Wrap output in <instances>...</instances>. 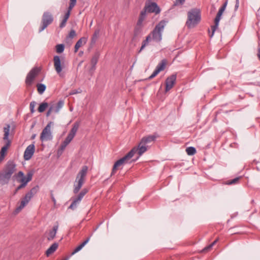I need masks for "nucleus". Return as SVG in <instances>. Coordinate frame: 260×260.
<instances>
[{
    "mask_svg": "<svg viewBox=\"0 0 260 260\" xmlns=\"http://www.w3.org/2000/svg\"><path fill=\"white\" fill-rule=\"evenodd\" d=\"M168 21L165 20L160 21L154 27L153 30L146 37L142 42L141 47L139 51L140 52L151 42L159 43L162 40V33Z\"/></svg>",
    "mask_w": 260,
    "mask_h": 260,
    "instance_id": "1",
    "label": "nucleus"
},
{
    "mask_svg": "<svg viewBox=\"0 0 260 260\" xmlns=\"http://www.w3.org/2000/svg\"><path fill=\"white\" fill-rule=\"evenodd\" d=\"M157 137L158 135L156 134H154L152 135L146 136L142 138L138 146L134 147L132 149L134 150V154L136 153H138V156L137 158L149 148L150 146L153 144Z\"/></svg>",
    "mask_w": 260,
    "mask_h": 260,
    "instance_id": "2",
    "label": "nucleus"
},
{
    "mask_svg": "<svg viewBox=\"0 0 260 260\" xmlns=\"http://www.w3.org/2000/svg\"><path fill=\"white\" fill-rule=\"evenodd\" d=\"M16 165L13 161H8L3 170L0 172V183L2 185L9 183L12 174L16 170Z\"/></svg>",
    "mask_w": 260,
    "mask_h": 260,
    "instance_id": "3",
    "label": "nucleus"
},
{
    "mask_svg": "<svg viewBox=\"0 0 260 260\" xmlns=\"http://www.w3.org/2000/svg\"><path fill=\"white\" fill-rule=\"evenodd\" d=\"M160 9L157 4L155 2H146L144 8L142 10L139 19L137 22L138 26H141L143 21L145 18L146 13H154L158 14L160 13Z\"/></svg>",
    "mask_w": 260,
    "mask_h": 260,
    "instance_id": "4",
    "label": "nucleus"
},
{
    "mask_svg": "<svg viewBox=\"0 0 260 260\" xmlns=\"http://www.w3.org/2000/svg\"><path fill=\"white\" fill-rule=\"evenodd\" d=\"M201 19V15L200 9H192L187 13V20L186 22V25L189 28H194L199 23Z\"/></svg>",
    "mask_w": 260,
    "mask_h": 260,
    "instance_id": "5",
    "label": "nucleus"
},
{
    "mask_svg": "<svg viewBox=\"0 0 260 260\" xmlns=\"http://www.w3.org/2000/svg\"><path fill=\"white\" fill-rule=\"evenodd\" d=\"M87 171L88 167L86 166H84L78 173L74 184L73 192L74 193H77L83 185Z\"/></svg>",
    "mask_w": 260,
    "mask_h": 260,
    "instance_id": "6",
    "label": "nucleus"
},
{
    "mask_svg": "<svg viewBox=\"0 0 260 260\" xmlns=\"http://www.w3.org/2000/svg\"><path fill=\"white\" fill-rule=\"evenodd\" d=\"M10 126L9 124H7L6 125V126L4 127V136L3 139L4 140L6 141L7 142H6V143L5 145V146H4L1 149V150L0 152V154H1L0 160L4 158V156L5 155V154H6V153L11 144V141L8 139L9 132H10Z\"/></svg>",
    "mask_w": 260,
    "mask_h": 260,
    "instance_id": "7",
    "label": "nucleus"
},
{
    "mask_svg": "<svg viewBox=\"0 0 260 260\" xmlns=\"http://www.w3.org/2000/svg\"><path fill=\"white\" fill-rule=\"evenodd\" d=\"M53 21V17L52 14L49 12H45L42 15L41 24L39 28V32H42L48 25L51 24Z\"/></svg>",
    "mask_w": 260,
    "mask_h": 260,
    "instance_id": "8",
    "label": "nucleus"
},
{
    "mask_svg": "<svg viewBox=\"0 0 260 260\" xmlns=\"http://www.w3.org/2000/svg\"><path fill=\"white\" fill-rule=\"evenodd\" d=\"M134 150H131L124 156L115 162L111 172V176L115 173L118 167L129 162V159L134 155Z\"/></svg>",
    "mask_w": 260,
    "mask_h": 260,
    "instance_id": "9",
    "label": "nucleus"
},
{
    "mask_svg": "<svg viewBox=\"0 0 260 260\" xmlns=\"http://www.w3.org/2000/svg\"><path fill=\"white\" fill-rule=\"evenodd\" d=\"M53 124L54 123L53 122L50 121L43 129L40 135V140L41 141H46L52 139L53 136L52 135L51 128Z\"/></svg>",
    "mask_w": 260,
    "mask_h": 260,
    "instance_id": "10",
    "label": "nucleus"
},
{
    "mask_svg": "<svg viewBox=\"0 0 260 260\" xmlns=\"http://www.w3.org/2000/svg\"><path fill=\"white\" fill-rule=\"evenodd\" d=\"M227 5H228V1H226L224 3L223 5L221 6V7L219 9V10L216 15V16L215 18V20H214L215 24H214V25L211 26V29H212V34L211 35H210V38H212L213 36L215 30L217 28V27L218 26L219 21L221 19V17L223 12L225 11L226 7L227 6Z\"/></svg>",
    "mask_w": 260,
    "mask_h": 260,
    "instance_id": "11",
    "label": "nucleus"
},
{
    "mask_svg": "<svg viewBox=\"0 0 260 260\" xmlns=\"http://www.w3.org/2000/svg\"><path fill=\"white\" fill-rule=\"evenodd\" d=\"M88 189L85 188H83L77 196L73 198V202L69 208L72 210L76 209L77 205L79 204L84 196L88 192Z\"/></svg>",
    "mask_w": 260,
    "mask_h": 260,
    "instance_id": "12",
    "label": "nucleus"
},
{
    "mask_svg": "<svg viewBox=\"0 0 260 260\" xmlns=\"http://www.w3.org/2000/svg\"><path fill=\"white\" fill-rule=\"evenodd\" d=\"M79 123L77 122L74 123L73 127L68 135L67 138L63 141L65 143L69 144L74 138L79 128Z\"/></svg>",
    "mask_w": 260,
    "mask_h": 260,
    "instance_id": "13",
    "label": "nucleus"
},
{
    "mask_svg": "<svg viewBox=\"0 0 260 260\" xmlns=\"http://www.w3.org/2000/svg\"><path fill=\"white\" fill-rule=\"evenodd\" d=\"M35 151V146L34 144L28 145L24 152V159L25 160H29L34 155Z\"/></svg>",
    "mask_w": 260,
    "mask_h": 260,
    "instance_id": "14",
    "label": "nucleus"
},
{
    "mask_svg": "<svg viewBox=\"0 0 260 260\" xmlns=\"http://www.w3.org/2000/svg\"><path fill=\"white\" fill-rule=\"evenodd\" d=\"M54 67L57 73L59 76H62L61 71L63 69V67L61 64V61L60 57L57 55H55L53 57Z\"/></svg>",
    "mask_w": 260,
    "mask_h": 260,
    "instance_id": "15",
    "label": "nucleus"
},
{
    "mask_svg": "<svg viewBox=\"0 0 260 260\" xmlns=\"http://www.w3.org/2000/svg\"><path fill=\"white\" fill-rule=\"evenodd\" d=\"M176 80V75L173 74L168 77L166 80V89L165 91H169L174 85Z\"/></svg>",
    "mask_w": 260,
    "mask_h": 260,
    "instance_id": "16",
    "label": "nucleus"
},
{
    "mask_svg": "<svg viewBox=\"0 0 260 260\" xmlns=\"http://www.w3.org/2000/svg\"><path fill=\"white\" fill-rule=\"evenodd\" d=\"M32 197L28 193H26L24 197L22 199L20 205L16 209L15 212H20L30 201Z\"/></svg>",
    "mask_w": 260,
    "mask_h": 260,
    "instance_id": "17",
    "label": "nucleus"
},
{
    "mask_svg": "<svg viewBox=\"0 0 260 260\" xmlns=\"http://www.w3.org/2000/svg\"><path fill=\"white\" fill-rule=\"evenodd\" d=\"M64 105V102L62 100H60L57 103L52 102L50 104L49 108L52 109V112L57 113L63 107Z\"/></svg>",
    "mask_w": 260,
    "mask_h": 260,
    "instance_id": "18",
    "label": "nucleus"
},
{
    "mask_svg": "<svg viewBox=\"0 0 260 260\" xmlns=\"http://www.w3.org/2000/svg\"><path fill=\"white\" fill-rule=\"evenodd\" d=\"M32 177V174L30 172H29L27 174L26 176H24V177L18 179L17 181L20 182L21 183H25V185L26 186L27 183L31 180Z\"/></svg>",
    "mask_w": 260,
    "mask_h": 260,
    "instance_id": "19",
    "label": "nucleus"
},
{
    "mask_svg": "<svg viewBox=\"0 0 260 260\" xmlns=\"http://www.w3.org/2000/svg\"><path fill=\"white\" fill-rule=\"evenodd\" d=\"M87 39L85 37L81 38L76 43L75 45V52H77L80 47L85 44L87 42Z\"/></svg>",
    "mask_w": 260,
    "mask_h": 260,
    "instance_id": "20",
    "label": "nucleus"
},
{
    "mask_svg": "<svg viewBox=\"0 0 260 260\" xmlns=\"http://www.w3.org/2000/svg\"><path fill=\"white\" fill-rule=\"evenodd\" d=\"M58 226L57 225H54L52 231H50L49 233V236L47 239L49 241L52 240L55 237L57 231L58 230Z\"/></svg>",
    "mask_w": 260,
    "mask_h": 260,
    "instance_id": "21",
    "label": "nucleus"
},
{
    "mask_svg": "<svg viewBox=\"0 0 260 260\" xmlns=\"http://www.w3.org/2000/svg\"><path fill=\"white\" fill-rule=\"evenodd\" d=\"M90 237H88L82 243L78 246L72 252L71 255H74L79 251L89 241Z\"/></svg>",
    "mask_w": 260,
    "mask_h": 260,
    "instance_id": "22",
    "label": "nucleus"
},
{
    "mask_svg": "<svg viewBox=\"0 0 260 260\" xmlns=\"http://www.w3.org/2000/svg\"><path fill=\"white\" fill-rule=\"evenodd\" d=\"M58 244L57 243H54L46 251L47 256H49L53 253L57 248Z\"/></svg>",
    "mask_w": 260,
    "mask_h": 260,
    "instance_id": "23",
    "label": "nucleus"
},
{
    "mask_svg": "<svg viewBox=\"0 0 260 260\" xmlns=\"http://www.w3.org/2000/svg\"><path fill=\"white\" fill-rule=\"evenodd\" d=\"M167 64V60L165 59H162L160 62H159L156 67V70L159 72L165 70Z\"/></svg>",
    "mask_w": 260,
    "mask_h": 260,
    "instance_id": "24",
    "label": "nucleus"
},
{
    "mask_svg": "<svg viewBox=\"0 0 260 260\" xmlns=\"http://www.w3.org/2000/svg\"><path fill=\"white\" fill-rule=\"evenodd\" d=\"M99 56H100L99 53L98 52H96L92 56L91 60V63L92 66L93 68H95V65L96 64V63L98 61Z\"/></svg>",
    "mask_w": 260,
    "mask_h": 260,
    "instance_id": "25",
    "label": "nucleus"
},
{
    "mask_svg": "<svg viewBox=\"0 0 260 260\" xmlns=\"http://www.w3.org/2000/svg\"><path fill=\"white\" fill-rule=\"evenodd\" d=\"M37 90L39 93L42 94L45 91L46 87L45 84L38 83L37 85Z\"/></svg>",
    "mask_w": 260,
    "mask_h": 260,
    "instance_id": "26",
    "label": "nucleus"
},
{
    "mask_svg": "<svg viewBox=\"0 0 260 260\" xmlns=\"http://www.w3.org/2000/svg\"><path fill=\"white\" fill-rule=\"evenodd\" d=\"M32 74V72L28 73V74L27 75V76H26V78L25 79V83H26V85L28 86L31 85L34 80V79L33 78H32V77H31Z\"/></svg>",
    "mask_w": 260,
    "mask_h": 260,
    "instance_id": "27",
    "label": "nucleus"
},
{
    "mask_svg": "<svg viewBox=\"0 0 260 260\" xmlns=\"http://www.w3.org/2000/svg\"><path fill=\"white\" fill-rule=\"evenodd\" d=\"M48 106L49 105L47 103L43 102L40 105L38 110L39 112L42 113L46 110Z\"/></svg>",
    "mask_w": 260,
    "mask_h": 260,
    "instance_id": "28",
    "label": "nucleus"
},
{
    "mask_svg": "<svg viewBox=\"0 0 260 260\" xmlns=\"http://www.w3.org/2000/svg\"><path fill=\"white\" fill-rule=\"evenodd\" d=\"M218 241V238H217L213 242H212L211 244H210L209 245L205 247L203 250H202V252H207L208 251H209L212 248V247L217 242V241Z\"/></svg>",
    "mask_w": 260,
    "mask_h": 260,
    "instance_id": "29",
    "label": "nucleus"
},
{
    "mask_svg": "<svg viewBox=\"0 0 260 260\" xmlns=\"http://www.w3.org/2000/svg\"><path fill=\"white\" fill-rule=\"evenodd\" d=\"M186 153L189 155H192L196 152V149L193 147H189L186 149Z\"/></svg>",
    "mask_w": 260,
    "mask_h": 260,
    "instance_id": "30",
    "label": "nucleus"
},
{
    "mask_svg": "<svg viewBox=\"0 0 260 260\" xmlns=\"http://www.w3.org/2000/svg\"><path fill=\"white\" fill-rule=\"evenodd\" d=\"M39 190V186L37 185L34 187H32L29 191L27 193L29 194L32 197L37 193Z\"/></svg>",
    "mask_w": 260,
    "mask_h": 260,
    "instance_id": "31",
    "label": "nucleus"
},
{
    "mask_svg": "<svg viewBox=\"0 0 260 260\" xmlns=\"http://www.w3.org/2000/svg\"><path fill=\"white\" fill-rule=\"evenodd\" d=\"M64 49V46L63 44H58L56 46V51L58 53H62Z\"/></svg>",
    "mask_w": 260,
    "mask_h": 260,
    "instance_id": "32",
    "label": "nucleus"
},
{
    "mask_svg": "<svg viewBox=\"0 0 260 260\" xmlns=\"http://www.w3.org/2000/svg\"><path fill=\"white\" fill-rule=\"evenodd\" d=\"M39 71L40 70L38 68H34L32 69H31L29 73L32 72V74H31V77L35 79V77L38 74Z\"/></svg>",
    "mask_w": 260,
    "mask_h": 260,
    "instance_id": "33",
    "label": "nucleus"
},
{
    "mask_svg": "<svg viewBox=\"0 0 260 260\" xmlns=\"http://www.w3.org/2000/svg\"><path fill=\"white\" fill-rule=\"evenodd\" d=\"M241 178L240 177H236L231 180L228 181L226 183L228 185H232L233 184H236L238 182L239 179Z\"/></svg>",
    "mask_w": 260,
    "mask_h": 260,
    "instance_id": "34",
    "label": "nucleus"
},
{
    "mask_svg": "<svg viewBox=\"0 0 260 260\" xmlns=\"http://www.w3.org/2000/svg\"><path fill=\"white\" fill-rule=\"evenodd\" d=\"M37 105V103L35 101H32L30 103V110L31 113H34L35 112V108Z\"/></svg>",
    "mask_w": 260,
    "mask_h": 260,
    "instance_id": "35",
    "label": "nucleus"
},
{
    "mask_svg": "<svg viewBox=\"0 0 260 260\" xmlns=\"http://www.w3.org/2000/svg\"><path fill=\"white\" fill-rule=\"evenodd\" d=\"M159 72L156 69L154 71L153 73L149 77L148 79L150 80L155 77Z\"/></svg>",
    "mask_w": 260,
    "mask_h": 260,
    "instance_id": "36",
    "label": "nucleus"
},
{
    "mask_svg": "<svg viewBox=\"0 0 260 260\" xmlns=\"http://www.w3.org/2000/svg\"><path fill=\"white\" fill-rule=\"evenodd\" d=\"M76 36V31L74 29H72L69 33V37L70 38L73 39Z\"/></svg>",
    "mask_w": 260,
    "mask_h": 260,
    "instance_id": "37",
    "label": "nucleus"
},
{
    "mask_svg": "<svg viewBox=\"0 0 260 260\" xmlns=\"http://www.w3.org/2000/svg\"><path fill=\"white\" fill-rule=\"evenodd\" d=\"M99 34V31H95L92 38V41L93 42H95L97 39L98 36Z\"/></svg>",
    "mask_w": 260,
    "mask_h": 260,
    "instance_id": "38",
    "label": "nucleus"
},
{
    "mask_svg": "<svg viewBox=\"0 0 260 260\" xmlns=\"http://www.w3.org/2000/svg\"><path fill=\"white\" fill-rule=\"evenodd\" d=\"M24 176H25L24 175L22 171H19L16 175L17 180L18 179L24 177Z\"/></svg>",
    "mask_w": 260,
    "mask_h": 260,
    "instance_id": "39",
    "label": "nucleus"
},
{
    "mask_svg": "<svg viewBox=\"0 0 260 260\" xmlns=\"http://www.w3.org/2000/svg\"><path fill=\"white\" fill-rule=\"evenodd\" d=\"M67 21L66 20L63 19L59 25L60 28H62L66 26Z\"/></svg>",
    "mask_w": 260,
    "mask_h": 260,
    "instance_id": "40",
    "label": "nucleus"
},
{
    "mask_svg": "<svg viewBox=\"0 0 260 260\" xmlns=\"http://www.w3.org/2000/svg\"><path fill=\"white\" fill-rule=\"evenodd\" d=\"M68 145V144H66L65 143V142H63L60 146V149L61 151L64 150V149L66 148Z\"/></svg>",
    "mask_w": 260,
    "mask_h": 260,
    "instance_id": "41",
    "label": "nucleus"
},
{
    "mask_svg": "<svg viewBox=\"0 0 260 260\" xmlns=\"http://www.w3.org/2000/svg\"><path fill=\"white\" fill-rule=\"evenodd\" d=\"M26 186L25 185V183H21L17 187V190H20L24 187H25Z\"/></svg>",
    "mask_w": 260,
    "mask_h": 260,
    "instance_id": "42",
    "label": "nucleus"
},
{
    "mask_svg": "<svg viewBox=\"0 0 260 260\" xmlns=\"http://www.w3.org/2000/svg\"><path fill=\"white\" fill-rule=\"evenodd\" d=\"M185 1V0H176V3H175V5H177L178 4L182 5L184 3Z\"/></svg>",
    "mask_w": 260,
    "mask_h": 260,
    "instance_id": "43",
    "label": "nucleus"
},
{
    "mask_svg": "<svg viewBox=\"0 0 260 260\" xmlns=\"http://www.w3.org/2000/svg\"><path fill=\"white\" fill-rule=\"evenodd\" d=\"M239 6V0H236V4L235 6V10L237 11Z\"/></svg>",
    "mask_w": 260,
    "mask_h": 260,
    "instance_id": "44",
    "label": "nucleus"
},
{
    "mask_svg": "<svg viewBox=\"0 0 260 260\" xmlns=\"http://www.w3.org/2000/svg\"><path fill=\"white\" fill-rule=\"evenodd\" d=\"M70 14H69V12H66V13L65 14V15L63 17V19H65L67 21L70 17Z\"/></svg>",
    "mask_w": 260,
    "mask_h": 260,
    "instance_id": "45",
    "label": "nucleus"
},
{
    "mask_svg": "<svg viewBox=\"0 0 260 260\" xmlns=\"http://www.w3.org/2000/svg\"><path fill=\"white\" fill-rule=\"evenodd\" d=\"M75 6L70 4L69 7L68 8V10L67 12H69V14H71V11L72 9L74 8Z\"/></svg>",
    "mask_w": 260,
    "mask_h": 260,
    "instance_id": "46",
    "label": "nucleus"
},
{
    "mask_svg": "<svg viewBox=\"0 0 260 260\" xmlns=\"http://www.w3.org/2000/svg\"><path fill=\"white\" fill-rule=\"evenodd\" d=\"M51 199H52V201L53 202L54 204H56V200L53 196L52 191H51Z\"/></svg>",
    "mask_w": 260,
    "mask_h": 260,
    "instance_id": "47",
    "label": "nucleus"
},
{
    "mask_svg": "<svg viewBox=\"0 0 260 260\" xmlns=\"http://www.w3.org/2000/svg\"><path fill=\"white\" fill-rule=\"evenodd\" d=\"M53 113L52 111V109H50V108H49V109L48 110V111L46 113V116H49L50 115V114Z\"/></svg>",
    "mask_w": 260,
    "mask_h": 260,
    "instance_id": "48",
    "label": "nucleus"
},
{
    "mask_svg": "<svg viewBox=\"0 0 260 260\" xmlns=\"http://www.w3.org/2000/svg\"><path fill=\"white\" fill-rule=\"evenodd\" d=\"M77 0H70V4L75 6Z\"/></svg>",
    "mask_w": 260,
    "mask_h": 260,
    "instance_id": "49",
    "label": "nucleus"
},
{
    "mask_svg": "<svg viewBox=\"0 0 260 260\" xmlns=\"http://www.w3.org/2000/svg\"><path fill=\"white\" fill-rule=\"evenodd\" d=\"M257 56L258 59L260 60V48H258V49Z\"/></svg>",
    "mask_w": 260,
    "mask_h": 260,
    "instance_id": "50",
    "label": "nucleus"
},
{
    "mask_svg": "<svg viewBox=\"0 0 260 260\" xmlns=\"http://www.w3.org/2000/svg\"><path fill=\"white\" fill-rule=\"evenodd\" d=\"M77 92H77L76 90H75L74 92H73V93H72V94H74V93H75H75H77Z\"/></svg>",
    "mask_w": 260,
    "mask_h": 260,
    "instance_id": "51",
    "label": "nucleus"
},
{
    "mask_svg": "<svg viewBox=\"0 0 260 260\" xmlns=\"http://www.w3.org/2000/svg\"><path fill=\"white\" fill-rule=\"evenodd\" d=\"M18 190H17V188H16V190H15V192H14V193H15H15H16V192H17Z\"/></svg>",
    "mask_w": 260,
    "mask_h": 260,
    "instance_id": "52",
    "label": "nucleus"
},
{
    "mask_svg": "<svg viewBox=\"0 0 260 260\" xmlns=\"http://www.w3.org/2000/svg\"><path fill=\"white\" fill-rule=\"evenodd\" d=\"M35 137H36V135H34L32 136V139H34Z\"/></svg>",
    "mask_w": 260,
    "mask_h": 260,
    "instance_id": "53",
    "label": "nucleus"
},
{
    "mask_svg": "<svg viewBox=\"0 0 260 260\" xmlns=\"http://www.w3.org/2000/svg\"><path fill=\"white\" fill-rule=\"evenodd\" d=\"M82 53H83V52H81L80 53V54H82Z\"/></svg>",
    "mask_w": 260,
    "mask_h": 260,
    "instance_id": "54",
    "label": "nucleus"
},
{
    "mask_svg": "<svg viewBox=\"0 0 260 260\" xmlns=\"http://www.w3.org/2000/svg\"><path fill=\"white\" fill-rule=\"evenodd\" d=\"M82 53H83V52H81L80 53V54H82Z\"/></svg>",
    "mask_w": 260,
    "mask_h": 260,
    "instance_id": "55",
    "label": "nucleus"
},
{
    "mask_svg": "<svg viewBox=\"0 0 260 260\" xmlns=\"http://www.w3.org/2000/svg\"><path fill=\"white\" fill-rule=\"evenodd\" d=\"M65 260H68L67 259H65Z\"/></svg>",
    "mask_w": 260,
    "mask_h": 260,
    "instance_id": "56",
    "label": "nucleus"
}]
</instances>
